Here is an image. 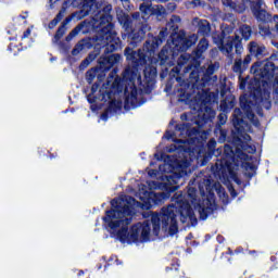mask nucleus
<instances>
[{
	"instance_id": "obj_38",
	"label": "nucleus",
	"mask_w": 278,
	"mask_h": 278,
	"mask_svg": "<svg viewBox=\"0 0 278 278\" xmlns=\"http://www.w3.org/2000/svg\"><path fill=\"white\" fill-rule=\"evenodd\" d=\"M274 21H278V15H274Z\"/></svg>"
},
{
	"instance_id": "obj_39",
	"label": "nucleus",
	"mask_w": 278,
	"mask_h": 278,
	"mask_svg": "<svg viewBox=\"0 0 278 278\" xmlns=\"http://www.w3.org/2000/svg\"><path fill=\"white\" fill-rule=\"evenodd\" d=\"M132 16H134V18H138V14H134Z\"/></svg>"
},
{
	"instance_id": "obj_15",
	"label": "nucleus",
	"mask_w": 278,
	"mask_h": 278,
	"mask_svg": "<svg viewBox=\"0 0 278 278\" xmlns=\"http://www.w3.org/2000/svg\"><path fill=\"white\" fill-rule=\"evenodd\" d=\"M240 34L244 40H249V38H251V27L247 25L241 26Z\"/></svg>"
},
{
	"instance_id": "obj_6",
	"label": "nucleus",
	"mask_w": 278,
	"mask_h": 278,
	"mask_svg": "<svg viewBox=\"0 0 278 278\" xmlns=\"http://www.w3.org/2000/svg\"><path fill=\"white\" fill-rule=\"evenodd\" d=\"M242 37L240 35H235L233 37H229L226 41H223L219 49L224 55H228L231 58V53H233V47H236V51H242Z\"/></svg>"
},
{
	"instance_id": "obj_27",
	"label": "nucleus",
	"mask_w": 278,
	"mask_h": 278,
	"mask_svg": "<svg viewBox=\"0 0 278 278\" xmlns=\"http://www.w3.org/2000/svg\"><path fill=\"white\" fill-rule=\"evenodd\" d=\"M28 36H31V28H27V30L26 31H24V35H23V37L22 38H27Z\"/></svg>"
},
{
	"instance_id": "obj_22",
	"label": "nucleus",
	"mask_w": 278,
	"mask_h": 278,
	"mask_svg": "<svg viewBox=\"0 0 278 278\" xmlns=\"http://www.w3.org/2000/svg\"><path fill=\"white\" fill-rule=\"evenodd\" d=\"M134 54V50H131V49H129V48H127L126 50H125V55H126V58H127V60H131V55Z\"/></svg>"
},
{
	"instance_id": "obj_21",
	"label": "nucleus",
	"mask_w": 278,
	"mask_h": 278,
	"mask_svg": "<svg viewBox=\"0 0 278 278\" xmlns=\"http://www.w3.org/2000/svg\"><path fill=\"white\" fill-rule=\"evenodd\" d=\"M155 11H156V14H159L160 16L166 14V9H164V7L162 5H157Z\"/></svg>"
},
{
	"instance_id": "obj_42",
	"label": "nucleus",
	"mask_w": 278,
	"mask_h": 278,
	"mask_svg": "<svg viewBox=\"0 0 278 278\" xmlns=\"http://www.w3.org/2000/svg\"><path fill=\"white\" fill-rule=\"evenodd\" d=\"M173 190H174V191L177 190V187H174Z\"/></svg>"
},
{
	"instance_id": "obj_12",
	"label": "nucleus",
	"mask_w": 278,
	"mask_h": 278,
	"mask_svg": "<svg viewBox=\"0 0 278 278\" xmlns=\"http://www.w3.org/2000/svg\"><path fill=\"white\" fill-rule=\"evenodd\" d=\"M199 31L202 34V36H207L210 34V22L206 20H201L199 23Z\"/></svg>"
},
{
	"instance_id": "obj_24",
	"label": "nucleus",
	"mask_w": 278,
	"mask_h": 278,
	"mask_svg": "<svg viewBox=\"0 0 278 278\" xmlns=\"http://www.w3.org/2000/svg\"><path fill=\"white\" fill-rule=\"evenodd\" d=\"M62 36H64V28H59L55 38H61Z\"/></svg>"
},
{
	"instance_id": "obj_11",
	"label": "nucleus",
	"mask_w": 278,
	"mask_h": 278,
	"mask_svg": "<svg viewBox=\"0 0 278 278\" xmlns=\"http://www.w3.org/2000/svg\"><path fill=\"white\" fill-rule=\"evenodd\" d=\"M197 40H199V38L197 37V35H191L188 38H186L184 40V45L181 47L182 51H186V49H189V47H192V45H197Z\"/></svg>"
},
{
	"instance_id": "obj_8",
	"label": "nucleus",
	"mask_w": 278,
	"mask_h": 278,
	"mask_svg": "<svg viewBox=\"0 0 278 278\" xmlns=\"http://www.w3.org/2000/svg\"><path fill=\"white\" fill-rule=\"evenodd\" d=\"M248 49L251 53V55H255V58H262V55H266V47L263 45H260L255 41H251L248 45Z\"/></svg>"
},
{
	"instance_id": "obj_17",
	"label": "nucleus",
	"mask_w": 278,
	"mask_h": 278,
	"mask_svg": "<svg viewBox=\"0 0 278 278\" xmlns=\"http://www.w3.org/2000/svg\"><path fill=\"white\" fill-rule=\"evenodd\" d=\"M94 77H97V72L94 70H90L87 72L86 79L89 84H92Z\"/></svg>"
},
{
	"instance_id": "obj_26",
	"label": "nucleus",
	"mask_w": 278,
	"mask_h": 278,
	"mask_svg": "<svg viewBox=\"0 0 278 278\" xmlns=\"http://www.w3.org/2000/svg\"><path fill=\"white\" fill-rule=\"evenodd\" d=\"M208 114H210L208 117H207L206 114H204L205 118H214V116H216V112H214L213 110H210V111H208Z\"/></svg>"
},
{
	"instance_id": "obj_23",
	"label": "nucleus",
	"mask_w": 278,
	"mask_h": 278,
	"mask_svg": "<svg viewBox=\"0 0 278 278\" xmlns=\"http://www.w3.org/2000/svg\"><path fill=\"white\" fill-rule=\"evenodd\" d=\"M62 36H64V28H59L55 38H61Z\"/></svg>"
},
{
	"instance_id": "obj_32",
	"label": "nucleus",
	"mask_w": 278,
	"mask_h": 278,
	"mask_svg": "<svg viewBox=\"0 0 278 278\" xmlns=\"http://www.w3.org/2000/svg\"><path fill=\"white\" fill-rule=\"evenodd\" d=\"M172 21L175 22V23H179L180 18L178 16H173Z\"/></svg>"
},
{
	"instance_id": "obj_45",
	"label": "nucleus",
	"mask_w": 278,
	"mask_h": 278,
	"mask_svg": "<svg viewBox=\"0 0 278 278\" xmlns=\"http://www.w3.org/2000/svg\"><path fill=\"white\" fill-rule=\"evenodd\" d=\"M101 24H103V20L101 21Z\"/></svg>"
},
{
	"instance_id": "obj_9",
	"label": "nucleus",
	"mask_w": 278,
	"mask_h": 278,
	"mask_svg": "<svg viewBox=\"0 0 278 278\" xmlns=\"http://www.w3.org/2000/svg\"><path fill=\"white\" fill-rule=\"evenodd\" d=\"M84 1V10L86 14H94L99 8H101V0H83Z\"/></svg>"
},
{
	"instance_id": "obj_37",
	"label": "nucleus",
	"mask_w": 278,
	"mask_h": 278,
	"mask_svg": "<svg viewBox=\"0 0 278 278\" xmlns=\"http://www.w3.org/2000/svg\"><path fill=\"white\" fill-rule=\"evenodd\" d=\"M149 175H155V170H150Z\"/></svg>"
},
{
	"instance_id": "obj_14",
	"label": "nucleus",
	"mask_w": 278,
	"mask_h": 278,
	"mask_svg": "<svg viewBox=\"0 0 278 278\" xmlns=\"http://www.w3.org/2000/svg\"><path fill=\"white\" fill-rule=\"evenodd\" d=\"M224 170H228L230 177H236V170H238V165L236 163H226Z\"/></svg>"
},
{
	"instance_id": "obj_10",
	"label": "nucleus",
	"mask_w": 278,
	"mask_h": 278,
	"mask_svg": "<svg viewBox=\"0 0 278 278\" xmlns=\"http://www.w3.org/2000/svg\"><path fill=\"white\" fill-rule=\"evenodd\" d=\"M253 14L257 21H261L262 23H268V21H270V14L262 8L253 9Z\"/></svg>"
},
{
	"instance_id": "obj_30",
	"label": "nucleus",
	"mask_w": 278,
	"mask_h": 278,
	"mask_svg": "<svg viewBox=\"0 0 278 278\" xmlns=\"http://www.w3.org/2000/svg\"><path fill=\"white\" fill-rule=\"evenodd\" d=\"M124 8H129V0H122Z\"/></svg>"
},
{
	"instance_id": "obj_20",
	"label": "nucleus",
	"mask_w": 278,
	"mask_h": 278,
	"mask_svg": "<svg viewBox=\"0 0 278 278\" xmlns=\"http://www.w3.org/2000/svg\"><path fill=\"white\" fill-rule=\"evenodd\" d=\"M242 67V60H236L235 61V66H233V68H235V71H236V73H238V72H240V68Z\"/></svg>"
},
{
	"instance_id": "obj_13",
	"label": "nucleus",
	"mask_w": 278,
	"mask_h": 278,
	"mask_svg": "<svg viewBox=\"0 0 278 278\" xmlns=\"http://www.w3.org/2000/svg\"><path fill=\"white\" fill-rule=\"evenodd\" d=\"M140 12H141L142 18L147 20L149 18V16H151V14H153V9H151V5L142 3L140 5Z\"/></svg>"
},
{
	"instance_id": "obj_3",
	"label": "nucleus",
	"mask_w": 278,
	"mask_h": 278,
	"mask_svg": "<svg viewBox=\"0 0 278 278\" xmlns=\"http://www.w3.org/2000/svg\"><path fill=\"white\" fill-rule=\"evenodd\" d=\"M251 73L254 75L253 84L256 87H250L254 92H261V87L264 84H268L270 79H277L278 77V67L273 64V62H262L255 63L251 67Z\"/></svg>"
},
{
	"instance_id": "obj_2",
	"label": "nucleus",
	"mask_w": 278,
	"mask_h": 278,
	"mask_svg": "<svg viewBox=\"0 0 278 278\" xmlns=\"http://www.w3.org/2000/svg\"><path fill=\"white\" fill-rule=\"evenodd\" d=\"M177 212L180 214L181 223L187 225H194L197 223V215L190 210V202L184 201V198H174L173 203L169 206L163 207L161 214H151V223L153 227V233L157 236L160 229L168 236H175L179 231L177 226Z\"/></svg>"
},
{
	"instance_id": "obj_33",
	"label": "nucleus",
	"mask_w": 278,
	"mask_h": 278,
	"mask_svg": "<svg viewBox=\"0 0 278 278\" xmlns=\"http://www.w3.org/2000/svg\"><path fill=\"white\" fill-rule=\"evenodd\" d=\"M88 64H90V60L88 59L83 62V66H88Z\"/></svg>"
},
{
	"instance_id": "obj_28",
	"label": "nucleus",
	"mask_w": 278,
	"mask_h": 278,
	"mask_svg": "<svg viewBox=\"0 0 278 278\" xmlns=\"http://www.w3.org/2000/svg\"><path fill=\"white\" fill-rule=\"evenodd\" d=\"M247 64H251V55H247L244 61H243V65H247Z\"/></svg>"
},
{
	"instance_id": "obj_46",
	"label": "nucleus",
	"mask_w": 278,
	"mask_h": 278,
	"mask_svg": "<svg viewBox=\"0 0 278 278\" xmlns=\"http://www.w3.org/2000/svg\"><path fill=\"white\" fill-rule=\"evenodd\" d=\"M194 1H199V0H194Z\"/></svg>"
},
{
	"instance_id": "obj_43",
	"label": "nucleus",
	"mask_w": 278,
	"mask_h": 278,
	"mask_svg": "<svg viewBox=\"0 0 278 278\" xmlns=\"http://www.w3.org/2000/svg\"><path fill=\"white\" fill-rule=\"evenodd\" d=\"M258 1V3H262V0H257Z\"/></svg>"
},
{
	"instance_id": "obj_19",
	"label": "nucleus",
	"mask_w": 278,
	"mask_h": 278,
	"mask_svg": "<svg viewBox=\"0 0 278 278\" xmlns=\"http://www.w3.org/2000/svg\"><path fill=\"white\" fill-rule=\"evenodd\" d=\"M80 51H84V43H78L72 51L73 55L79 54Z\"/></svg>"
},
{
	"instance_id": "obj_36",
	"label": "nucleus",
	"mask_w": 278,
	"mask_h": 278,
	"mask_svg": "<svg viewBox=\"0 0 278 278\" xmlns=\"http://www.w3.org/2000/svg\"><path fill=\"white\" fill-rule=\"evenodd\" d=\"M248 118H250V119L253 118V114H252V113H249V114H248Z\"/></svg>"
},
{
	"instance_id": "obj_4",
	"label": "nucleus",
	"mask_w": 278,
	"mask_h": 278,
	"mask_svg": "<svg viewBox=\"0 0 278 278\" xmlns=\"http://www.w3.org/2000/svg\"><path fill=\"white\" fill-rule=\"evenodd\" d=\"M192 192H194V189H189L188 199L190 203L194 205L195 210H198L200 218L205 220L207 218V214L214 210V202L210 198H202V202H197V198L192 197Z\"/></svg>"
},
{
	"instance_id": "obj_1",
	"label": "nucleus",
	"mask_w": 278,
	"mask_h": 278,
	"mask_svg": "<svg viewBox=\"0 0 278 278\" xmlns=\"http://www.w3.org/2000/svg\"><path fill=\"white\" fill-rule=\"evenodd\" d=\"M139 199L143 203L137 202L129 195H122L111 202L112 208L106 211V216L103 218L104 223L116 233L118 240L125 242H149L151 238V223L143 222L135 224L129 230L127 225L131 222L128 216L134 214V208L141 205L142 210H150L153 205L166 201L167 197L163 192H149L144 190L139 191Z\"/></svg>"
},
{
	"instance_id": "obj_31",
	"label": "nucleus",
	"mask_w": 278,
	"mask_h": 278,
	"mask_svg": "<svg viewBox=\"0 0 278 278\" xmlns=\"http://www.w3.org/2000/svg\"><path fill=\"white\" fill-rule=\"evenodd\" d=\"M219 121H223L225 123V121H227V116L225 114H220Z\"/></svg>"
},
{
	"instance_id": "obj_35",
	"label": "nucleus",
	"mask_w": 278,
	"mask_h": 278,
	"mask_svg": "<svg viewBox=\"0 0 278 278\" xmlns=\"http://www.w3.org/2000/svg\"><path fill=\"white\" fill-rule=\"evenodd\" d=\"M275 8H278V0H274Z\"/></svg>"
},
{
	"instance_id": "obj_7",
	"label": "nucleus",
	"mask_w": 278,
	"mask_h": 278,
	"mask_svg": "<svg viewBox=\"0 0 278 278\" xmlns=\"http://www.w3.org/2000/svg\"><path fill=\"white\" fill-rule=\"evenodd\" d=\"M222 3L227 5V8H231V10H235V12L242 13L244 10H247L244 0H222Z\"/></svg>"
},
{
	"instance_id": "obj_41",
	"label": "nucleus",
	"mask_w": 278,
	"mask_h": 278,
	"mask_svg": "<svg viewBox=\"0 0 278 278\" xmlns=\"http://www.w3.org/2000/svg\"><path fill=\"white\" fill-rule=\"evenodd\" d=\"M276 29H277V31H278V24H276Z\"/></svg>"
},
{
	"instance_id": "obj_29",
	"label": "nucleus",
	"mask_w": 278,
	"mask_h": 278,
	"mask_svg": "<svg viewBox=\"0 0 278 278\" xmlns=\"http://www.w3.org/2000/svg\"><path fill=\"white\" fill-rule=\"evenodd\" d=\"M235 116H236L237 121H240V109L235 110Z\"/></svg>"
},
{
	"instance_id": "obj_34",
	"label": "nucleus",
	"mask_w": 278,
	"mask_h": 278,
	"mask_svg": "<svg viewBox=\"0 0 278 278\" xmlns=\"http://www.w3.org/2000/svg\"><path fill=\"white\" fill-rule=\"evenodd\" d=\"M101 118H102V121H108V118H106V115H105V114H102V115H101Z\"/></svg>"
},
{
	"instance_id": "obj_40",
	"label": "nucleus",
	"mask_w": 278,
	"mask_h": 278,
	"mask_svg": "<svg viewBox=\"0 0 278 278\" xmlns=\"http://www.w3.org/2000/svg\"><path fill=\"white\" fill-rule=\"evenodd\" d=\"M114 56H115V59H116V58H121V55H118V54H115Z\"/></svg>"
},
{
	"instance_id": "obj_25",
	"label": "nucleus",
	"mask_w": 278,
	"mask_h": 278,
	"mask_svg": "<svg viewBox=\"0 0 278 278\" xmlns=\"http://www.w3.org/2000/svg\"><path fill=\"white\" fill-rule=\"evenodd\" d=\"M64 12H65V10L60 11V13L56 15V22L55 23H58V21H62V17L64 16Z\"/></svg>"
},
{
	"instance_id": "obj_5",
	"label": "nucleus",
	"mask_w": 278,
	"mask_h": 278,
	"mask_svg": "<svg viewBox=\"0 0 278 278\" xmlns=\"http://www.w3.org/2000/svg\"><path fill=\"white\" fill-rule=\"evenodd\" d=\"M106 21V26L102 28V34H104V39L106 40V45H110V47H113V50L116 49V45H118L119 39L116 37V31L113 30L112 25V15L106 14L103 17Z\"/></svg>"
},
{
	"instance_id": "obj_44",
	"label": "nucleus",
	"mask_w": 278,
	"mask_h": 278,
	"mask_svg": "<svg viewBox=\"0 0 278 278\" xmlns=\"http://www.w3.org/2000/svg\"><path fill=\"white\" fill-rule=\"evenodd\" d=\"M240 88H243V85L241 84Z\"/></svg>"
},
{
	"instance_id": "obj_18",
	"label": "nucleus",
	"mask_w": 278,
	"mask_h": 278,
	"mask_svg": "<svg viewBox=\"0 0 278 278\" xmlns=\"http://www.w3.org/2000/svg\"><path fill=\"white\" fill-rule=\"evenodd\" d=\"M260 34H262V36H268L270 34V28H268V26L260 25Z\"/></svg>"
},
{
	"instance_id": "obj_16",
	"label": "nucleus",
	"mask_w": 278,
	"mask_h": 278,
	"mask_svg": "<svg viewBox=\"0 0 278 278\" xmlns=\"http://www.w3.org/2000/svg\"><path fill=\"white\" fill-rule=\"evenodd\" d=\"M207 49V39L203 38L199 45H198V51H200L201 53H203V51H206Z\"/></svg>"
}]
</instances>
